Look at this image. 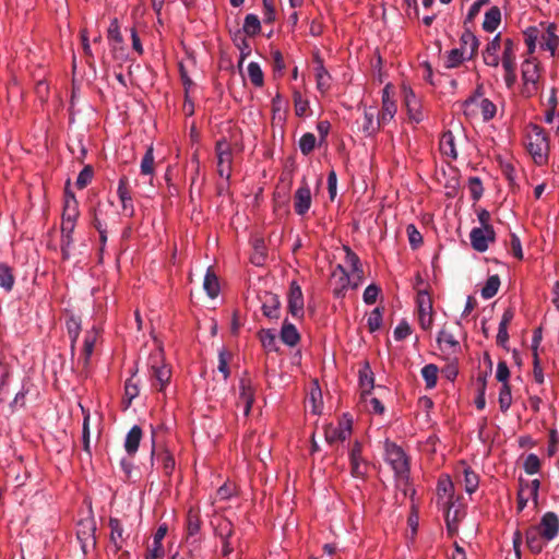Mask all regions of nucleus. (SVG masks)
<instances>
[{
	"label": "nucleus",
	"mask_w": 559,
	"mask_h": 559,
	"mask_svg": "<svg viewBox=\"0 0 559 559\" xmlns=\"http://www.w3.org/2000/svg\"><path fill=\"white\" fill-rule=\"evenodd\" d=\"M75 226L76 222H61V253L64 260L70 258V250L73 243V231Z\"/></svg>",
	"instance_id": "nucleus-29"
},
{
	"label": "nucleus",
	"mask_w": 559,
	"mask_h": 559,
	"mask_svg": "<svg viewBox=\"0 0 559 559\" xmlns=\"http://www.w3.org/2000/svg\"><path fill=\"white\" fill-rule=\"evenodd\" d=\"M108 526L110 528L109 547L114 552H118L127 544L129 534L126 533L121 521L117 518H109Z\"/></svg>",
	"instance_id": "nucleus-17"
},
{
	"label": "nucleus",
	"mask_w": 559,
	"mask_h": 559,
	"mask_svg": "<svg viewBox=\"0 0 559 559\" xmlns=\"http://www.w3.org/2000/svg\"><path fill=\"white\" fill-rule=\"evenodd\" d=\"M239 399L237 402V407L241 408L242 414L247 417L252 408V404L254 402L255 391L251 384L249 379H241L239 382Z\"/></svg>",
	"instance_id": "nucleus-21"
},
{
	"label": "nucleus",
	"mask_w": 559,
	"mask_h": 559,
	"mask_svg": "<svg viewBox=\"0 0 559 559\" xmlns=\"http://www.w3.org/2000/svg\"><path fill=\"white\" fill-rule=\"evenodd\" d=\"M525 539L527 547L534 554L542 552L545 544L547 543L535 525L527 528L525 532Z\"/></svg>",
	"instance_id": "nucleus-35"
},
{
	"label": "nucleus",
	"mask_w": 559,
	"mask_h": 559,
	"mask_svg": "<svg viewBox=\"0 0 559 559\" xmlns=\"http://www.w3.org/2000/svg\"><path fill=\"white\" fill-rule=\"evenodd\" d=\"M287 307L289 313L296 318L301 319L305 314V300L300 285L293 281L289 285L287 295Z\"/></svg>",
	"instance_id": "nucleus-14"
},
{
	"label": "nucleus",
	"mask_w": 559,
	"mask_h": 559,
	"mask_svg": "<svg viewBox=\"0 0 559 559\" xmlns=\"http://www.w3.org/2000/svg\"><path fill=\"white\" fill-rule=\"evenodd\" d=\"M316 63H317V66H316L314 71H316L317 88L319 90V92L324 94L331 87L332 78H331L330 73L328 72V70L325 69L323 61L319 56L316 57Z\"/></svg>",
	"instance_id": "nucleus-33"
},
{
	"label": "nucleus",
	"mask_w": 559,
	"mask_h": 559,
	"mask_svg": "<svg viewBox=\"0 0 559 559\" xmlns=\"http://www.w3.org/2000/svg\"><path fill=\"white\" fill-rule=\"evenodd\" d=\"M367 325L370 332L378 331L382 325V310L377 307L368 316Z\"/></svg>",
	"instance_id": "nucleus-58"
},
{
	"label": "nucleus",
	"mask_w": 559,
	"mask_h": 559,
	"mask_svg": "<svg viewBox=\"0 0 559 559\" xmlns=\"http://www.w3.org/2000/svg\"><path fill=\"white\" fill-rule=\"evenodd\" d=\"M280 337L284 344L290 347L296 346L300 341V335L296 326L287 320H285L282 325Z\"/></svg>",
	"instance_id": "nucleus-36"
},
{
	"label": "nucleus",
	"mask_w": 559,
	"mask_h": 559,
	"mask_svg": "<svg viewBox=\"0 0 559 559\" xmlns=\"http://www.w3.org/2000/svg\"><path fill=\"white\" fill-rule=\"evenodd\" d=\"M396 111V104L391 96V85L386 84L382 90V108L380 112H378L380 122L386 124L394 118Z\"/></svg>",
	"instance_id": "nucleus-23"
},
{
	"label": "nucleus",
	"mask_w": 559,
	"mask_h": 559,
	"mask_svg": "<svg viewBox=\"0 0 559 559\" xmlns=\"http://www.w3.org/2000/svg\"><path fill=\"white\" fill-rule=\"evenodd\" d=\"M82 414H83V427H82V441L83 449L86 453L91 454V444H90V419L91 414L90 411L86 409L83 405H80Z\"/></svg>",
	"instance_id": "nucleus-45"
},
{
	"label": "nucleus",
	"mask_w": 559,
	"mask_h": 559,
	"mask_svg": "<svg viewBox=\"0 0 559 559\" xmlns=\"http://www.w3.org/2000/svg\"><path fill=\"white\" fill-rule=\"evenodd\" d=\"M439 148L441 154L450 160H455L457 158L456 136L452 130H447L442 133L439 142Z\"/></svg>",
	"instance_id": "nucleus-27"
},
{
	"label": "nucleus",
	"mask_w": 559,
	"mask_h": 559,
	"mask_svg": "<svg viewBox=\"0 0 559 559\" xmlns=\"http://www.w3.org/2000/svg\"><path fill=\"white\" fill-rule=\"evenodd\" d=\"M358 376L361 397L370 395L371 390L374 388V376L368 361H365L360 367Z\"/></svg>",
	"instance_id": "nucleus-32"
},
{
	"label": "nucleus",
	"mask_w": 559,
	"mask_h": 559,
	"mask_svg": "<svg viewBox=\"0 0 559 559\" xmlns=\"http://www.w3.org/2000/svg\"><path fill=\"white\" fill-rule=\"evenodd\" d=\"M107 37H108V40H110V41H114L116 44H122L123 38H122L121 32H120V24H119L118 19L111 20L108 31H107Z\"/></svg>",
	"instance_id": "nucleus-61"
},
{
	"label": "nucleus",
	"mask_w": 559,
	"mask_h": 559,
	"mask_svg": "<svg viewBox=\"0 0 559 559\" xmlns=\"http://www.w3.org/2000/svg\"><path fill=\"white\" fill-rule=\"evenodd\" d=\"M499 407L502 413H506L512 404L511 388L509 384H502L499 391Z\"/></svg>",
	"instance_id": "nucleus-54"
},
{
	"label": "nucleus",
	"mask_w": 559,
	"mask_h": 559,
	"mask_svg": "<svg viewBox=\"0 0 559 559\" xmlns=\"http://www.w3.org/2000/svg\"><path fill=\"white\" fill-rule=\"evenodd\" d=\"M201 523L199 513L190 510L186 521L187 542L195 543L200 539Z\"/></svg>",
	"instance_id": "nucleus-30"
},
{
	"label": "nucleus",
	"mask_w": 559,
	"mask_h": 559,
	"mask_svg": "<svg viewBox=\"0 0 559 559\" xmlns=\"http://www.w3.org/2000/svg\"><path fill=\"white\" fill-rule=\"evenodd\" d=\"M14 282L12 269L5 263H0V286L5 292H11L14 286Z\"/></svg>",
	"instance_id": "nucleus-46"
},
{
	"label": "nucleus",
	"mask_w": 559,
	"mask_h": 559,
	"mask_svg": "<svg viewBox=\"0 0 559 559\" xmlns=\"http://www.w3.org/2000/svg\"><path fill=\"white\" fill-rule=\"evenodd\" d=\"M463 484L465 491L474 493L479 486V476L467 464L462 463Z\"/></svg>",
	"instance_id": "nucleus-39"
},
{
	"label": "nucleus",
	"mask_w": 559,
	"mask_h": 559,
	"mask_svg": "<svg viewBox=\"0 0 559 559\" xmlns=\"http://www.w3.org/2000/svg\"><path fill=\"white\" fill-rule=\"evenodd\" d=\"M80 526L82 527V530L80 528L78 531V538L80 540H85L87 542L88 539H92L93 543H95V523L94 521H86V522H81L80 523Z\"/></svg>",
	"instance_id": "nucleus-55"
},
{
	"label": "nucleus",
	"mask_w": 559,
	"mask_h": 559,
	"mask_svg": "<svg viewBox=\"0 0 559 559\" xmlns=\"http://www.w3.org/2000/svg\"><path fill=\"white\" fill-rule=\"evenodd\" d=\"M523 37L528 56H533L537 46L540 50L549 52L550 57L557 56L559 36L555 23L540 22L538 25L528 26L523 31Z\"/></svg>",
	"instance_id": "nucleus-2"
},
{
	"label": "nucleus",
	"mask_w": 559,
	"mask_h": 559,
	"mask_svg": "<svg viewBox=\"0 0 559 559\" xmlns=\"http://www.w3.org/2000/svg\"><path fill=\"white\" fill-rule=\"evenodd\" d=\"M437 491L439 503L442 506L443 510L447 511L445 521L448 527L451 528L449 515L453 506L454 485L448 475L440 477L437 485Z\"/></svg>",
	"instance_id": "nucleus-12"
},
{
	"label": "nucleus",
	"mask_w": 559,
	"mask_h": 559,
	"mask_svg": "<svg viewBox=\"0 0 559 559\" xmlns=\"http://www.w3.org/2000/svg\"><path fill=\"white\" fill-rule=\"evenodd\" d=\"M471 245L478 252H485L495 241L496 233L492 226L475 227L469 234Z\"/></svg>",
	"instance_id": "nucleus-13"
},
{
	"label": "nucleus",
	"mask_w": 559,
	"mask_h": 559,
	"mask_svg": "<svg viewBox=\"0 0 559 559\" xmlns=\"http://www.w3.org/2000/svg\"><path fill=\"white\" fill-rule=\"evenodd\" d=\"M242 29L248 36L252 37L258 35L261 31V22L258 15L252 13L247 14L243 21Z\"/></svg>",
	"instance_id": "nucleus-47"
},
{
	"label": "nucleus",
	"mask_w": 559,
	"mask_h": 559,
	"mask_svg": "<svg viewBox=\"0 0 559 559\" xmlns=\"http://www.w3.org/2000/svg\"><path fill=\"white\" fill-rule=\"evenodd\" d=\"M523 468L530 475L537 474L540 468L539 457L534 453L528 454L524 460Z\"/></svg>",
	"instance_id": "nucleus-59"
},
{
	"label": "nucleus",
	"mask_w": 559,
	"mask_h": 559,
	"mask_svg": "<svg viewBox=\"0 0 559 559\" xmlns=\"http://www.w3.org/2000/svg\"><path fill=\"white\" fill-rule=\"evenodd\" d=\"M459 41V48L473 60L477 55L480 44L478 37L469 28H465Z\"/></svg>",
	"instance_id": "nucleus-26"
},
{
	"label": "nucleus",
	"mask_w": 559,
	"mask_h": 559,
	"mask_svg": "<svg viewBox=\"0 0 559 559\" xmlns=\"http://www.w3.org/2000/svg\"><path fill=\"white\" fill-rule=\"evenodd\" d=\"M293 100L296 116L300 118L307 116V112L309 110L308 99L304 98L299 91L294 90Z\"/></svg>",
	"instance_id": "nucleus-50"
},
{
	"label": "nucleus",
	"mask_w": 559,
	"mask_h": 559,
	"mask_svg": "<svg viewBox=\"0 0 559 559\" xmlns=\"http://www.w3.org/2000/svg\"><path fill=\"white\" fill-rule=\"evenodd\" d=\"M402 94L409 120L415 123L423 121L424 114L421 104L419 98L415 95L414 91L409 86L403 85Z\"/></svg>",
	"instance_id": "nucleus-16"
},
{
	"label": "nucleus",
	"mask_w": 559,
	"mask_h": 559,
	"mask_svg": "<svg viewBox=\"0 0 559 559\" xmlns=\"http://www.w3.org/2000/svg\"><path fill=\"white\" fill-rule=\"evenodd\" d=\"M80 216L79 202L71 191H66L62 221L78 222Z\"/></svg>",
	"instance_id": "nucleus-31"
},
{
	"label": "nucleus",
	"mask_w": 559,
	"mask_h": 559,
	"mask_svg": "<svg viewBox=\"0 0 559 559\" xmlns=\"http://www.w3.org/2000/svg\"><path fill=\"white\" fill-rule=\"evenodd\" d=\"M540 483L538 479H533L531 481L520 480V488L518 491V511L521 512L527 506L530 500H533L537 503L538 498V489Z\"/></svg>",
	"instance_id": "nucleus-18"
},
{
	"label": "nucleus",
	"mask_w": 559,
	"mask_h": 559,
	"mask_svg": "<svg viewBox=\"0 0 559 559\" xmlns=\"http://www.w3.org/2000/svg\"><path fill=\"white\" fill-rule=\"evenodd\" d=\"M381 292V288L376 284H370L365 288L362 294L364 302L367 305H373Z\"/></svg>",
	"instance_id": "nucleus-64"
},
{
	"label": "nucleus",
	"mask_w": 559,
	"mask_h": 559,
	"mask_svg": "<svg viewBox=\"0 0 559 559\" xmlns=\"http://www.w3.org/2000/svg\"><path fill=\"white\" fill-rule=\"evenodd\" d=\"M385 461L392 467L395 477L406 481L409 477V462L404 450L393 442H385Z\"/></svg>",
	"instance_id": "nucleus-5"
},
{
	"label": "nucleus",
	"mask_w": 559,
	"mask_h": 559,
	"mask_svg": "<svg viewBox=\"0 0 559 559\" xmlns=\"http://www.w3.org/2000/svg\"><path fill=\"white\" fill-rule=\"evenodd\" d=\"M281 301L277 295L265 293L262 299V312L270 319H277L280 317Z\"/></svg>",
	"instance_id": "nucleus-34"
},
{
	"label": "nucleus",
	"mask_w": 559,
	"mask_h": 559,
	"mask_svg": "<svg viewBox=\"0 0 559 559\" xmlns=\"http://www.w3.org/2000/svg\"><path fill=\"white\" fill-rule=\"evenodd\" d=\"M408 241L413 249H417L423 243V236L415 225L409 224L406 228Z\"/></svg>",
	"instance_id": "nucleus-63"
},
{
	"label": "nucleus",
	"mask_w": 559,
	"mask_h": 559,
	"mask_svg": "<svg viewBox=\"0 0 559 559\" xmlns=\"http://www.w3.org/2000/svg\"><path fill=\"white\" fill-rule=\"evenodd\" d=\"M142 439V429L140 426L134 425L127 433L124 440V449L129 455H134L139 449Z\"/></svg>",
	"instance_id": "nucleus-37"
},
{
	"label": "nucleus",
	"mask_w": 559,
	"mask_h": 559,
	"mask_svg": "<svg viewBox=\"0 0 559 559\" xmlns=\"http://www.w3.org/2000/svg\"><path fill=\"white\" fill-rule=\"evenodd\" d=\"M542 86V67L537 58L530 56L521 63L520 94L524 98L535 96Z\"/></svg>",
	"instance_id": "nucleus-3"
},
{
	"label": "nucleus",
	"mask_w": 559,
	"mask_h": 559,
	"mask_svg": "<svg viewBox=\"0 0 559 559\" xmlns=\"http://www.w3.org/2000/svg\"><path fill=\"white\" fill-rule=\"evenodd\" d=\"M309 403L311 404V412L313 414H321L322 412V395L321 390L317 385L316 388H312L309 395Z\"/></svg>",
	"instance_id": "nucleus-57"
},
{
	"label": "nucleus",
	"mask_w": 559,
	"mask_h": 559,
	"mask_svg": "<svg viewBox=\"0 0 559 559\" xmlns=\"http://www.w3.org/2000/svg\"><path fill=\"white\" fill-rule=\"evenodd\" d=\"M381 126H384L380 122V118L378 117L376 108H368L364 111V118L361 122V130L366 136L374 135Z\"/></svg>",
	"instance_id": "nucleus-28"
},
{
	"label": "nucleus",
	"mask_w": 559,
	"mask_h": 559,
	"mask_svg": "<svg viewBox=\"0 0 559 559\" xmlns=\"http://www.w3.org/2000/svg\"><path fill=\"white\" fill-rule=\"evenodd\" d=\"M365 402V407L368 412L373 414L382 415L385 411L384 405L381 403V401L377 397H373L370 395H365V397H361Z\"/></svg>",
	"instance_id": "nucleus-56"
},
{
	"label": "nucleus",
	"mask_w": 559,
	"mask_h": 559,
	"mask_svg": "<svg viewBox=\"0 0 559 559\" xmlns=\"http://www.w3.org/2000/svg\"><path fill=\"white\" fill-rule=\"evenodd\" d=\"M317 139L313 133L307 132L299 139V150L304 155H309L316 147Z\"/></svg>",
	"instance_id": "nucleus-53"
},
{
	"label": "nucleus",
	"mask_w": 559,
	"mask_h": 559,
	"mask_svg": "<svg viewBox=\"0 0 559 559\" xmlns=\"http://www.w3.org/2000/svg\"><path fill=\"white\" fill-rule=\"evenodd\" d=\"M117 194L121 203L122 215L132 217L134 215V205L129 189V180L122 176L118 181Z\"/></svg>",
	"instance_id": "nucleus-22"
},
{
	"label": "nucleus",
	"mask_w": 559,
	"mask_h": 559,
	"mask_svg": "<svg viewBox=\"0 0 559 559\" xmlns=\"http://www.w3.org/2000/svg\"><path fill=\"white\" fill-rule=\"evenodd\" d=\"M217 173L221 178L229 180L233 167V150L226 140L216 143Z\"/></svg>",
	"instance_id": "nucleus-11"
},
{
	"label": "nucleus",
	"mask_w": 559,
	"mask_h": 559,
	"mask_svg": "<svg viewBox=\"0 0 559 559\" xmlns=\"http://www.w3.org/2000/svg\"><path fill=\"white\" fill-rule=\"evenodd\" d=\"M215 531L221 539H230L234 534V525L227 519H219Z\"/></svg>",
	"instance_id": "nucleus-52"
},
{
	"label": "nucleus",
	"mask_w": 559,
	"mask_h": 559,
	"mask_svg": "<svg viewBox=\"0 0 559 559\" xmlns=\"http://www.w3.org/2000/svg\"><path fill=\"white\" fill-rule=\"evenodd\" d=\"M501 23V10L498 7H491L484 16L483 29L488 33L495 32Z\"/></svg>",
	"instance_id": "nucleus-38"
},
{
	"label": "nucleus",
	"mask_w": 559,
	"mask_h": 559,
	"mask_svg": "<svg viewBox=\"0 0 559 559\" xmlns=\"http://www.w3.org/2000/svg\"><path fill=\"white\" fill-rule=\"evenodd\" d=\"M311 204V190L306 178H302L300 187L294 193L295 213L299 216H305L309 212Z\"/></svg>",
	"instance_id": "nucleus-15"
},
{
	"label": "nucleus",
	"mask_w": 559,
	"mask_h": 559,
	"mask_svg": "<svg viewBox=\"0 0 559 559\" xmlns=\"http://www.w3.org/2000/svg\"><path fill=\"white\" fill-rule=\"evenodd\" d=\"M527 150L538 165H543L547 160L549 151V142L545 130L532 124L527 131Z\"/></svg>",
	"instance_id": "nucleus-4"
},
{
	"label": "nucleus",
	"mask_w": 559,
	"mask_h": 559,
	"mask_svg": "<svg viewBox=\"0 0 559 559\" xmlns=\"http://www.w3.org/2000/svg\"><path fill=\"white\" fill-rule=\"evenodd\" d=\"M154 163H155V157H154L153 146H150L146 150V152L141 160V165H140L141 175L153 176L155 173Z\"/></svg>",
	"instance_id": "nucleus-44"
},
{
	"label": "nucleus",
	"mask_w": 559,
	"mask_h": 559,
	"mask_svg": "<svg viewBox=\"0 0 559 559\" xmlns=\"http://www.w3.org/2000/svg\"><path fill=\"white\" fill-rule=\"evenodd\" d=\"M486 66L498 68L501 63L503 80L508 90H512L516 83V44L510 38H502L496 34L481 51Z\"/></svg>",
	"instance_id": "nucleus-1"
},
{
	"label": "nucleus",
	"mask_w": 559,
	"mask_h": 559,
	"mask_svg": "<svg viewBox=\"0 0 559 559\" xmlns=\"http://www.w3.org/2000/svg\"><path fill=\"white\" fill-rule=\"evenodd\" d=\"M148 367L151 370L152 385L158 388L159 391H164L169 383L171 371L165 364L164 353L160 348L151 353Z\"/></svg>",
	"instance_id": "nucleus-6"
},
{
	"label": "nucleus",
	"mask_w": 559,
	"mask_h": 559,
	"mask_svg": "<svg viewBox=\"0 0 559 559\" xmlns=\"http://www.w3.org/2000/svg\"><path fill=\"white\" fill-rule=\"evenodd\" d=\"M353 419L348 415L337 421V424H329L324 428V438L328 443L334 444L343 442L352 435Z\"/></svg>",
	"instance_id": "nucleus-8"
},
{
	"label": "nucleus",
	"mask_w": 559,
	"mask_h": 559,
	"mask_svg": "<svg viewBox=\"0 0 559 559\" xmlns=\"http://www.w3.org/2000/svg\"><path fill=\"white\" fill-rule=\"evenodd\" d=\"M203 288L206 292V294L212 298H216L219 294L221 287L217 276L211 271V269L207 270L204 281H203Z\"/></svg>",
	"instance_id": "nucleus-42"
},
{
	"label": "nucleus",
	"mask_w": 559,
	"mask_h": 559,
	"mask_svg": "<svg viewBox=\"0 0 559 559\" xmlns=\"http://www.w3.org/2000/svg\"><path fill=\"white\" fill-rule=\"evenodd\" d=\"M259 335L264 349L267 352H275L277 349L276 335L272 330H262Z\"/></svg>",
	"instance_id": "nucleus-51"
},
{
	"label": "nucleus",
	"mask_w": 559,
	"mask_h": 559,
	"mask_svg": "<svg viewBox=\"0 0 559 559\" xmlns=\"http://www.w3.org/2000/svg\"><path fill=\"white\" fill-rule=\"evenodd\" d=\"M463 107L466 115H472L474 112V107L479 108L485 121L491 120L497 112L496 105L490 99L483 97L478 92L468 97L464 102Z\"/></svg>",
	"instance_id": "nucleus-10"
},
{
	"label": "nucleus",
	"mask_w": 559,
	"mask_h": 559,
	"mask_svg": "<svg viewBox=\"0 0 559 559\" xmlns=\"http://www.w3.org/2000/svg\"><path fill=\"white\" fill-rule=\"evenodd\" d=\"M437 342L439 348L450 355L456 354L461 349L460 342L456 340L455 334L447 328H443L438 336Z\"/></svg>",
	"instance_id": "nucleus-25"
},
{
	"label": "nucleus",
	"mask_w": 559,
	"mask_h": 559,
	"mask_svg": "<svg viewBox=\"0 0 559 559\" xmlns=\"http://www.w3.org/2000/svg\"><path fill=\"white\" fill-rule=\"evenodd\" d=\"M350 473L354 477L362 478L368 472V463L361 455V443L355 441L349 451Z\"/></svg>",
	"instance_id": "nucleus-20"
},
{
	"label": "nucleus",
	"mask_w": 559,
	"mask_h": 559,
	"mask_svg": "<svg viewBox=\"0 0 559 559\" xmlns=\"http://www.w3.org/2000/svg\"><path fill=\"white\" fill-rule=\"evenodd\" d=\"M96 341H97V331L93 328L92 330L87 331L84 336L82 355H83L85 366L90 362V359L94 352Z\"/></svg>",
	"instance_id": "nucleus-41"
},
{
	"label": "nucleus",
	"mask_w": 559,
	"mask_h": 559,
	"mask_svg": "<svg viewBox=\"0 0 559 559\" xmlns=\"http://www.w3.org/2000/svg\"><path fill=\"white\" fill-rule=\"evenodd\" d=\"M546 542L554 540L559 534V518L554 512H546L535 525Z\"/></svg>",
	"instance_id": "nucleus-19"
},
{
	"label": "nucleus",
	"mask_w": 559,
	"mask_h": 559,
	"mask_svg": "<svg viewBox=\"0 0 559 559\" xmlns=\"http://www.w3.org/2000/svg\"><path fill=\"white\" fill-rule=\"evenodd\" d=\"M439 369L435 364L425 365L421 368V377L425 380L426 389L431 390L437 385Z\"/></svg>",
	"instance_id": "nucleus-43"
},
{
	"label": "nucleus",
	"mask_w": 559,
	"mask_h": 559,
	"mask_svg": "<svg viewBox=\"0 0 559 559\" xmlns=\"http://www.w3.org/2000/svg\"><path fill=\"white\" fill-rule=\"evenodd\" d=\"M139 384L134 381L133 377L128 379L124 384V395L127 399V406L131 404V402L139 395Z\"/></svg>",
	"instance_id": "nucleus-60"
},
{
	"label": "nucleus",
	"mask_w": 559,
	"mask_h": 559,
	"mask_svg": "<svg viewBox=\"0 0 559 559\" xmlns=\"http://www.w3.org/2000/svg\"><path fill=\"white\" fill-rule=\"evenodd\" d=\"M418 322L423 330L430 331L433 325L432 299L426 289H419L416 296Z\"/></svg>",
	"instance_id": "nucleus-7"
},
{
	"label": "nucleus",
	"mask_w": 559,
	"mask_h": 559,
	"mask_svg": "<svg viewBox=\"0 0 559 559\" xmlns=\"http://www.w3.org/2000/svg\"><path fill=\"white\" fill-rule=\"evenodd\" d=\"M343 250L345 252V267L349 269L350 272L355 275V284L354 286H359L364 282V270L362 264L359 257L348 247L344 246Z\"/></svg>",
	"instance_id": "nucleus-24"
},
{
	"label": "nucleus",
	"mask_w": 559,
	"mask_h": 559,
	"mask_svg": "<svg viewBox=\"0 0 559 559\" xmlns=\"http://www.w3.org/2000/svg\"><path fill=\"white\" fill-rule=\"evenodd\" d=\"M93 175V168L90 165L85 166L78 175L75 182L76 187L79 189H84L92 181Z\"/></svg>",
	"instance_id": "nucleus-62"
},
{
	"label": "nucleus",
	"mask_w": 559,
	"mask_h": 559,
	"mask_svg": "<svg viewBox=\"0 0 559 559\" xmlns=\"http://www.w3.org/2000/svg\"><path fill=\"white\" fill-rule=\"evenodd\" d=\"M500 287V278L498 275H491L487 278L484 287L481 288V297L484 299L492 298Z\"/></svg>",
	"instance_id": "nucleus-48"
},
{
	"label": "nucleus",
	"mask_w": 559,
	"mask_h": 559,
	"mask_svg": "<svg viewBox=\"0 0 559 559\" xmlns=\"http://www.w3.org/2000/svg\"><path fill=\"white\" fill-rule=\"evenodd\" d=\"M472 60L459 47L453 48L447 52L444 67L447 69H455L463 64L465 61Z\"/></svg>",
	"instance_id": "nucleus-40"
},
{
	"label": "nucleus",
	"mask_w": 559,
	"mask_h": 559,
	"mask_svg": "<svg viewBox=\"0 0 559 559\" xmlns=\"http://www.w3.org/2000/svg\"><path fill=\"white\" fill-rule=\"evenodd\" d=\"M332 284H333V295L336 298L344 297L346 290L348 288H357L358 286H354L355 284V275L346 270L343 264H337L332 271Z\"/></svg>",
	"instance_id": "nucleus-9"
},
{
	"label": "nucleus",
	"mask_w": 559,
	"mask_h": 559,
	"mask_svg": "<svg viewBox=\"0 0 559 559\" xmlns=\"http://www.w3.org/2000/svg\"><path fill=\"white\" fill-rule=\"evenodd\" d=\"M247 70L250 82L254 86L261 87L264 83V75L260 64L258 62L252 61L248 64Z\"/></svg>",
	"instance_id": "nucleus-49"
}]
</instances>
